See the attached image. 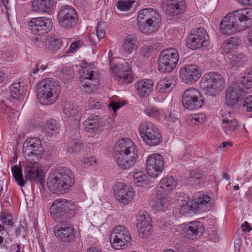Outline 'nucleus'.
Wrapping results in <instances>:
<instances>
[{
    "mask_svg": "<svg viewBox=\"0 0 252 252\" xmlns=\"http://www.w3.org/2000/svg\"><path fill=\"white\" fill-rule=\"evenodd\" d=\"M74 182V175L69 169L59 167L50 171L47 184L50 191L62 194L69 192Z\"/></svg>",
    "mask_w": 252,
    "mask_h": 252,
    "instance_id": "nucleus-1",
    "label": "nucleus"
},
{
    "mask_svg": "<svg viewBox=\"0 0 252 252\" xmlns=\"http://www.w3.org/2000/svg\"><path fill=\"white\" fill-rule=\"evenodd\" d=\"M252 20V8L240 9L227 14L221 20L220 27L223 34H231L246 29L248 20Z\"/></svg>",
    "mask_w": 252,
    "mask_h": 252,
    "instance_id": "nucleus-2",
    "label": "nucleus"
},
{
    "mask_svg": "<svg viewBox=\"0 0 252 252\" xmlns=\"http://www.w3.org/2000/svg\"><path fill=\"white\" fill-rule=\"evenodd\" d=\"M137 151L134 142L129 138L118 140L115 146V158L118 165L128 169L136 163Z\"/></svg>",
    "mask_w": 252,
    "mask_h": 252,
    "instance_id": "nucleus-3",
    "label": "nucleus"
},
{
    "mask_svg": "<svg viewBox=\"0 0 252 252\" xmlns=\"http://www.w3.org/2000/svg\"><path fill=\"white\" fill-rule=\"evenodd\" d=\"M36 88L37 98L44 105L54 103L61 93L60 82L52 78H46L39 81Z\"/></svg>",
    "mask_w": 252,
    "mask_h": 252,
    "instance_id": "nucleus-4",
    "label": "nucleus"
},
{
    "mask_svg": "<svg viewBox=\"0 0 252 252\" xmlns=\"http://www.w3.org/2000/svg\"><path fill=\"white\" fill-rule=\"evenodd\" d=\"M76 206L71 200L58 198L54 200L50 211L53 219L60 223L65 222L75 214Z\"/></svg>",
    "mask_w": 252,
    "mask_h": 252,
    "instance_id": "nucleus-5",
    "label": "nucleus"
},
{
    "mask_svg": "<svg viewBox=\"0 0 252 252\" xmlns=\"http://www.w3.org/2000/svg\"><path fill=\"white\" fill-rule=\"evenodd\" d=\"M224 80L222 75L215 72L205 74L200 82V88L206 94L215 95L223 89Z\"/></svg>",
    "mask_w": 252,
    "mask_h": 252,
    "instance_id": "nucleus-6",
    "label": "nucleus"
},
{
    "mask_svg": "<svg viewBox=\"0 0 252 252\" xmlns=\"http://www.w3.org/2000/svg\"><path fill=\"white\" fill-rule=\"evenodd\" d=\"M140 135L148 145L154 146L162 141V135L158 127L151 123L144 122L139 126Z\"/></svg>",
    "mask_w": 252,
    "mask_h": 252,
    "instance_id": "nucleus-7",
    "label": "nucleus"
},
{
    "mask_svg": "<svg viewBox=\"0 0 252 252\" xmlns=\"http://www.w3.org/2000/svg\"><path fill=\"white\" fill-rule=\"evenodd\" d=\"M93 65H87L82 67L80 71V79L82 82V89L85 92H91L95 89L98 84V73Z\"/></svg>",
    "mask_w": 252,
    "mask_h": 252,
    "instance_id": "nucleus-8",
    "label": "nucleus"
},
{
    "mask_svg": "<svg viewBox=\"0 0 252 252\" xmlns=\"http://www.w3.org/2000/svg\"><path fill=\"white\" fill-rule=\"evenodd\" d=\"M179 60V53L176 49L169 48L164 50L159 56V71L162 73L171 72L176 66Z\"/></svg>",
    "mask_w": 252,
    "mask_h": 252,
    "instance_id": "nucleus-9",
    "label": "nucleus"
},
{
    "mask_svg": "<svg viewBox=\"0 0 252 252\" xmlns=\"http://www.w3.org/2000/svg\"><path fill=\"white\" fill-rule=\"evenodd\" d=\"M110 242L113 248L116 250L125 249L131 241L128 229L122 225L115 226L112 230Z\"/></svg>",
    "mask_w": 252,
    "mask_h": 252,
    "instance_id": "nucleus-10",
    "label": "nucleus"
},
{
    "mask_svg": "<svg viewBox=\"0 0 252 252\" xmlns=\"http://www.w3.org/2000/svg\"><path fill=\"white\" fill-rule=\"evenodd\" d=\"M204 99L202 94L199 90L190 88L184 92L182 96V103L187 109L196 110L202 106Z\"/></svg>",
    "mask_w": 252,
    "mask_h": 252,
    "instance_id": "nucleus-11",
    "label": "nucleus"
},
{
    "mask_svg": "<svg viewBox=\"0 0 252 252\" xmlns=\"http://www.w3.org/2000/svg\"><path fill=\"white\" fill-rule=\"evenodd\" d=\"M58 19L62 27L70 29L76 25L78 15L75 9L70 6H62L58 12Z\"/></svg>",
    "mask_w": 252,
    "mask_h": 252,
    "instance_id": "nucleus-12",
    "label": "nucleus"
},
{
    "mask_svg": "<svg viewBox=\"0 0 252 252\" xmlns=\"http://www.w3.org/2000/svg\"><path fill=\"white\" fill-rule=\"evenodd\" d=\"M240 83L233 84L227 88L225 101L227 105L233 107L238 101L244 98L246 93L244 90L245 88L243 82L239 80Z\"/></svg>",
    "mask_w": 252,
    "mask_h": 252,
    "instance_id": "nucleus-13",
    "label": "nucleus"
},
{
    "mask_svg": "<svg viewBox=\"0 0 252 252\" xmlns=\"http://www.w3.org/2000/svg\"><path fill=\"white\" fill-rule=\"evenodd\" d=\"M164 158L158 154L149 155L146 159V170L149 176L157 178L164 169Z\"/></svg>",
    "mask_w": 252,
    "mask_h": 252,
    "instance_id": "nucleus-14",
    "label": "nucleus"
},
{
    "mask_svg": "<svg viewBox=\"0 0 252 252\" xmlns=\"http://www.w3.org/2000/svg\"><path fill=\"white\" fill-rule=\"evenodd\" d=\"M208 36L206 30L202 28H196L192 31L188 36L187 44L189 48L194 50L207 46Z\"/></svg>",
    "mask_w": 252,
    "mask_h": 252,
    "instance_id": "nucleus-15",
    "label": "nucleus"
},
{
    "mask_svg": "<svg viewBox=\"0 0 252 252\" xmlns=\"http://www.w3.org/2000/svg\"><path fill=\"white\" fill-rule=\"evenodd\" d=\"M29 26L33 34L41 35L49 32L52 29L51 19L46 17L32 18L29 23Z\"/></svg>",
    "mask_w": 252,
    "mask_h": 252,
    "instance_id": "nucleus-16",
    "label": "nucleus"
},
{
    "mask_svg": "<svg viewBox=\"0 0 252 252\" xmlns=\"http://www.w3.org/2000/svg\"><path fill=\"white\" fill-rule=\"evenodd\" d=\"M151 218L145 211H140L136 215V227L139 235L143 238L149 235L152 229Z\"/></svg>",
    "mask_w": 252,
    "mask_h": 252,
    "instance_id": "nucleus-17",
    "label": "nucleus"
},
{
    "mask_svg": "<svg viewBox=\"0 0 252 252\" xmlns=\"http://www.w3.org/2000/svg\"><path fill=\"white\" fill-rule=\"evenodd\" d=\"M55 236L60 241L69 243L75 238V233L74 227L70 224L61 223L54 229Z\"/></svg>",
    "mask_w": 252,
    "mask_h": 252,
    "instance_id": "nucleus-18",
    "label": "nucleus"
},
{
    "mask_svg": "<svg viewBox=\"0 0 252 252\" xmlns=\"http://www.w3.org/2000/svg\"><path fill=\"white\" fill-rule=\"evenodd\" d=\"M191 202L193 211L198 213L210 210L213 206L212 197L203 193H199L195 195Z\"/></svg>",
    "mask_w": 252,
    "mask_h": 252,
    "instance_id": "nucleus-19",
    "label": "nucleus"
},
{
    "mask_svg": "<svg viewBox=\"0 0 252 252\" xmlns=\"http://www.w3.org/2000/svg\"><path fill=\"white\" fill-rule=\"evenodd\" d=\"M180 75L184 83L192 84L199 79L201 71L200 67L196 65H187L180 70Z\"/></svg>",
    "mask_w": 252,
    "mask_h": 252,
    "instance_id": "nucleus-20",
    "label": "nucleus"
},
{
    "mask_svg": "<svg viewBox=\"0 0 252 252\" xmlns=\"http://www.w3.org/2000/svg\"><path fill=\"white\" fill-rule=\"evenodd\" d=\"M111 69L115 74L116 79L119 78L123 80L125 83H129L132 81L133 77L131 71L129 69L128 64L127 63L121 64H113V61L110 62Z\"/></svg>",
    "mask_w": 252,
    "mask_h": 252,
    "instance_id": "nucleus-21",
    "label": "nucleus"
},
{
    "mask_svg": "<svg viewBox=\"0 0 252 252\" xmlns=\"http://www.w3.org/2000/svg\"><path fill=\"white\" fill-rule=\"evenodd\" d=\"M114 192L117 199L121 203L126 205L129 204L134 196L132 188L124 183H118Z\"/></svg>",
    "mask_w": 252,
    "mask_h": 252,
    "instance_id": "nucleus-22",
    "label": "nucleus"
},
{
    "mask_svg": "<svg viewBox=\"0 0 252 252\" xmlns=\"http://www.w3.org/2000/svg\"><path fill=\"white\" fill-rule=\"evenodd\" d=\"M177 181L171 176H167L161 179L157 188V196L168 195L175 189Z\"/></svg>",
    "mask_w": 252,
    "mask_h": 252,
    "instance_id": "nucleus-23",
    "label": "nucleus"
},
{
    "mask_svg": "<svg viewBox=\"0 0 252 252\" xmlns=\"http://www.w3.org/2000/svg\"><path fill=\"white\" fill-rule=\"evenodd\" d=\"M185 0H164L163 8L166 13L169 15H178L185 9Z\"/></svg>",
    "mask_w": 252,
    "mask_h": 252,
    "instance_id": "nucleus-24",
    "label": "nucleus"
},
{
    "mask_svg": "<svg viewBox=\"0 0 252 252\" xmlns=\"http://www.w3.org/2000/svg\"><path fill=\"white\" fill-rule=\"evenodd\" d=\"M24 175L26 180L41 183L43 176L42 170L39 165H25Z\"/></svg>",
    "mask_w": 252,
    "mask_h": 252,
    "instance_id": "nucleus-25",
    "label": "nucleus"
},
{
    "mask_svg": "<svg viewBox=\"0 0 252 252\" xmlns=\"http://www.w3.org/2000/svg\"><path fill=\"white\" fill-rule=\"evenodd\" d=\"M24 153H33L34 154L42 155L43 149L40 140L37 137L28 138L23 144Z\"/></svg>",
    "mask_w": 252,
    "mask_h": 252,
    "instance_id": "nucleus-26",
    "label": "nucleus"
},
{
    "mask_svg": "<svg viewBox=\"0 0 252 252\" xmlns=\"http://www.w3.org/2000/svg\"><path fill=\"white\" fill-rule=\"evenodd\" d=\"M185 233L186 236L191 239H197L204 231L203 224L199 221H192L185 225Z\"/></svg>",
    "mask_w": 252,
    "mask_h": 252,
    "instance_id": "nucleus-27",
    "label": "nucleus"
},
{
    "mask_svg": "<svg viewBox=\"0 0 252 252\" xmlns=\"http://www.w3.org/2000/svg\"><path fill=\"white\" fill-rule=\"evenodd\" d=\"M154 86V82L151 79H144L137 82L135 88L140 97L146 98L151 94Z\"/></svg>",
    "mask_w": 252,
    "mask_h": 252,
    "instance_id": "nucleus-28",
    "label": "nucleus"
},
{
    "mask_svg": "<svg viewBox=\"0 0 252 252\" xmlns=\"http://www.w3.org/2000/svg\"><path fill=\"white\" fill-rule=\"evenodd\" d=\"M158 12L152 8H144L140 10L137 14V25L141 24L144 25V23L146 22L147 20H151L152 22H155L156 18H160Z\"/></svg>",
    "mask_w": 252,
    "mask_h": 252,
    "instance_id": "nucleus-29",
    "label": "nucleus"
},
{
    "mask_svg": "<svg viewBox=\"0 0 252 252\" xmlns=\"http://www.w3.org/2000/svg\"><path fill=\"white\" fill-rule=\"evenodd\" d=\"M247 57L242 53L236 52L231 55L227 59V63L232 68L237 69L244 66L247 63Z\"/></svg>",
    "mask_w": 252,
    "mask_h": 252,
    "instance_id": "nucleus-30",
    "label": "nucleus"
},
{
    "mask_svg": "<svg viewBox=\"0 0 252 252\" xmlns=\"http://www.w3.org/2000/svg\"><path fill=\"white\" fill-rule=\"evenodd\" d=\"M53 2V0H33L32 9L36 12H48L52 8Z\"/></svg>",
    "mask_w": 252,
    "mask_h": 252,
    "instance_id": "nucleus-31",
    "label": "nucleus"
},
{
    "mask_svg": "<svg viewBox=\"0 0 252 252\" xmlns=\"http://www.w3.org/2000/svg\"><path fill=\"white\" fill-rule=\"evenodd\" d=\"M155 22H152L150 19L147 20L144 23V25L140 24L138 25L139 30L142 33L148 34L155 32L159 27L160 17L156 18Z\"/></svg>",
    "mask_w": 252,
    "mask_h": 252,
    "instance_id": "nucleus-32",
    "label": "nucleus"
},
{
    "mask_svg": "<svg viewBox=\"0 0 252 252\" xmlns=\"http://www.w3.org/2000/svg\"><path fill=\"white\" fill-rule=\"evenodd\" d=\"M100 124L98 116L92 115L84 121L83 127L87 132H92L98 129Z\"/></svg>",
    "mask_w": 252,
    "mask_h": 252,
    "instance_id": "nucleus-33",
    "label": "nucleus"
},
{
    "mask_svg": "<svg viewBox=\"0 0 252 252\" xmlns=\"http://www.w3.org/2000/svg\"><path fill=\"white\" fill-rule=\"evenodd\" d=\"M238 124L237 120L232 119L230 112L228 113L226 117L223 116L222 119V127L226 134L234 131L237 128Z\"/></svg>",
    "mask_w": 252,
    "mask_h": 252,
    "instance_id": "nucleus-34",
    "label": "nucleus"
},
{
    "mask_svg": "<svg viewBox=\"0 0 252 252\" xmlns=\"http://www.w3.org/2000/svg\"><path fill=\"white\" fill-rule=\"evenodd\" d=\"M138 41L137 38L132 35H128L124 39L122 48L125 53L130 54L136 50L138 47Z\"/></svg>",
    "mask_w": 252,
    "mask_h": 252,
    "instance_id": "nucleus-35",
    "label": "nucleus"
},
{
    "mask_svg": "<svg viewBox=\"0 0 252 252\" xmlns=\"http://www.w3.org/2000/svg\"><path fill=\"white\" fill-rule=\"evenodd\" d=\"M186 195V196L183 193H179L177 195L178 199L181 201L180 203L181 207L180 213L185 216L188 215L190 213V211H193L191 201H189L188 195Z\"/></svg>",
    "mask_w": 252,
    "mask_h": 252,
    "instance_id": "nucleus-36",
    "label": "nucleus"
},
{
    "mask_svg": "<svg viewBox=\"0 0 252 252\" xmlns=\"http://www.w3.org/2000/svg\"><path fill=\"white\" fill-rule=\"evenodd\" d=\"M64 113L65 116L68 118H74V120L81 117L82 109L74 104H67L65 106Z\"/></svg>",
    "mask_w": 252,
    "mask_h": 252,
    "instance_id": "nucleus-37",
    "label": "nucleus"
},
{
    "mask_svg": "<svg viewBox=\"0 0 252 252\" xmlns=\"http://www.w3.org/2000/svg\"><path fill=\"white\" fill-rule=\"evenodd\" d=\"M174 81L172 79L165 78L158 82L156 90L161 93H167L170 92L174 86Z\"/></svg>",
    "mask_w": 252,
    "mask_h": 252,
    "instance_id": "nucleus-38",
    "label": "nucleus"
},
{
    "mask_svg": "<svg viewBox=\"0 0 252 252\" xmlns=\"http://www.w3.org/2000/svg\"><path fill=\"white\" fill-rule=\"evenodd\" d=\"M9 91L11 97L15 99H22L25 95L24 87L21 86L19 82L14 83L11 85Z\"/></svg>",
    "mask_w": 252,
    "mask_h": 252,
    "instance_id": "nucleus-39",
    "label": "nucleus"
},
{
    "mask_svg": "<svg viewBox=\"0 0 252 252\" xmlns=\"http://www.w3.org/2000/svg\"><path fill=\"white\" fill-rule=\"evenodd\" d=\"M62 46V40L56 37H49L45 41L46 48L52 52L59 50Z\"/></svg>",
    "mask_w": 252,
    "mask_h": 252,
    "instance_id": "nucleus-40",
    "label": "nucleus"
},
{
    "mask_svg": "<svg viewBox=\"0 0 252 252\" xmlns=\"http://www.w3.org/2000/svg\"><path fill=\"white\" fill-rule=\"evenodd\" d=\"M238 45V39L235 37H231L224 41L222 46V48L223 52L226 54H229L236 50Z\"/></svg>",
    "mask_w": 252,
    "mask_h": 252,
    "instance_id": "nucleus-41",
    "label": "nucleus"
},
{
    "mask_svg": "<svg viewBox=\"0 0 252 252\" xmlns=\"http://www.w3.org/2000/svg\"><path fill=\"white\" fill-rule=\"evenodd\" d=\"M168 205V200L164 195H158L157 198L153 201L152 207L155 211H164Z\"/></svg>",
    "mask_w": 252,
    "mask_h": 252,
    "instance_id": "nucleus-42",
    "label": "nucleus"
},
{
    "mask_svg": "<svg viewBox=\"0 0 252 252\" xmlns=\"http://www.w3.org/2000/svg\"><path fill=\"white\" fill-rule=\"evenodd\" d=\"M133 181L136 186L144 187L149 183V178L144 172H136L133 174Z\"/></svg>",
    "mask_w": 252,
    "mask_h": 252,
    "instance_id": "nucleus-43",
    "label": "nucleus"
},
{
    "mask_svg": "<svg viewBox=\"0 0 252 252\" xmlns=\"http://www.w3.org/2000/svg\"><path fill=\"white\" fill-rule=\"evenodd\" d=\"M43 129L45 133L51 136L58 133L59 126L56 120H50L46 122Z\"/></svg>",
    "mask_w": 252,
    "mask_h": 252,
    "instance_id": "nucleus-44",
    "label": "nucleus"
},
{
    "mask_svg": "<svg viewBox=\"0 0 252 252\" xmlns=\"http://www.w3.org/2000/svg\"><path fill=\"white\" fill-rule=\"evenodd\" d=\"M11 171L15 181L21 187H23L25 184V181L24 179L22 169L20 166L15 165L11 167Z\"/></svg>",
    "mask_w": 252,
    "mask_h": 252,
    "instance_id": "nucleus-45",
    "label": "nucleus"
},
{
    "mask_svg": "<svg viewBox=\"0 0 252 252\" xmlns=\"http://www.w3.org/2000/svg\"><path fill=\"white\" fill-rule=\"evenodd\" d=\"M66 151L70 153H77L80 149V142L77 138H71L65 147Z\"/></svg>",
    "mask_w": 252,
    "mask_h": 252,
    "instance_id": "nucleus-46",
    "label": "nucleus"
},
{
    "mask_svg": "<svg viewBox=\"0 0 252 252\" xmlns=\"http://www.w3.org/2000/svg\"><path fill=\"white\" fill-rule=\"evenodd\" d=\"M24 155L27 161L25 163V165H39L37 162L40 158L41 155L34 154L33 153H29V154L24 153Z\"/></svg>",
    "mask_w": 252,
    "mask_h": 252,
    "instance_id": "nucleus-47",
    "label": "nucleus"
},
{
    "mask_svg": "<svg viewBox=\"0 0 252 252\" xmlns=\"http://www.w3.org/2000/svg\"><path fill=\"white\" fill-rule=\"evenodd\" d=\"M106 25L103 22L98 23L96 28V35L98 40L103 38L105 35Z\"/></svg>",
    "mask_w": 252,
    "mask_h": 252,
    "instance_id": "nucleus-48",
    "label": "nucleus"
},
{
    "mask_svg": "<svg viewBox=\"0 0 252 252\" xmlns=\"http://www.w3.org/2000/svg\"><path fill=\"white\" fill-rule=\"evenodd\" d=\"M145 113L148 116L156 119H159L161 115L160 111L157 108L152 106L148 107L145 110Z\"/></svg>",
    "mask_w": 252,
    "mask_h": 252,
    "instance_id": "nucleus-49",
    "label": "nucleus"
},
{
    "mask_svg": "<svg viewBox=\"0 0 252 252\" xmlns=\"http://www.w3.org/2000/svg\"><path fill=\"white\" fill-rule=\"evenodd\" d=\"M205 120V115L203 113L195 115L193 116H190L188 118V121L191 124L197 125L204 122Z\"/></svg>",
    "mask_w": 252,
    "mask_h": 252,
    "instance_id": "nucleus-50",
    "label": "nucleus"
},
{
    "mask_svg": "<svg viewBox=\"0 0 252 252\" xmlns=\"http://www.w3.org/2000/svg\"><path fill=\"white\" fill-rule=\"evenodd\" d=\"M241 81L243 82L245 88L248 89L250 88L252 84V67L248 70L246 75L241 78Z\"/></svg>",
    "mask_w": 252,
    "mask_h": 252,
    "instance_id": "nucleus-51",
    "label": "nucleus"
},
{
    "mask_svg": "<svg viewBox=\"0 0 252 252\" xmlns=\"http://www.w3.org/2000/svg\"><path fill=\"white\" fill-rule=\"evenodd\" d=\"M96 162V158L94 157L83 158L79 162V166L80 168H85L91 165L94 164Z\"/></svg>",
    "mask_w": 252,
    "mask_h": 252,
    "instance_id": "nucleus-52",
    "label": "nucleus"
},
{
    "mask_svg": "<svg viewBox=\"0 0 252 252\" xmlns=\"http://www.w3.org/2000/svg\"><path fill=\"white\" fill-rule=\"evenodd\" d=\"M134 2V0H130L119 1L117 2V7L120 10L126 11L132 6V4Z\"/></svg>",
    "mask_w": 252,
    "mask_h": 252,
    "instance_id": "nucleus-53",
    "label": "nucleus"
},
{
    "mask_svg": "<svg viewBox=\"0 0 252 252\" xmlns=\"http://www.w3.org/2000/svg\"><path fill=\"white\" fill-rule=\"evenodd\" d=\"M0 219L1 222L8 225H12L13 221L11 216L7 213L1 212L0 215Z\"/></svg>",
    "mask_w": 252,
    "mask_h": 252,
    "instance_id": "nucleus-54",
    "label": "nucleus"
},
{
    "mask_svg": "<svg viewBox=\"0 0 252 252\" xmlns=\"http://www.w3.org/2000/svg\"><path fill=\"white\" fill-rule=\"evenodd\" d=\"M82 42L80 40H77L73 42L70 45L69 48L67 50V53H74L76 52L82 46Z\"/></svg>",
    "mask_w": 252,
    "mask_h": 252,
    "instance_id": "nucleus-55",
    "label": "nucleus"
},
{
    "mask_svg": "<svg viewBox=\"0 0 252 252\" xmlns=\"http://www.w3.org/2000/svg\"><path fill=\"white\" fill-rule=\"evenodd\" d=\"M154 48L152 45H145L143 46L140 49V53L143 57H149L153 51Z\"/></svg>",
    "mask_w": 252,
    "mask_h": 252,
    "instance_id": "nucleus-56",
    "label": "nucleus"
},
{
    "mask_svg": "<svg viewBox=\"0 0 252 252\" xmlns=\"http://www.w3.org/2000/svg\"><path fill=\"white\" fill-rule=\"evenodd\" d=\"M243 107L248 112L252 111V95L247 97L244 101Z\"/></svg>",
    "mask_w": 252,
    "mask_h": 252,
    "instance_id": "nucleus-57",
    "label": "nucleus"
},
{
    "mask_svg": "<svg viewBox=\"0 0 252 252\" xmlns=\"http://www.w3.org/2000/svg\"><path fill=\"white\" fill-rule=\"evenodd\" d=\"M124 104V102H115L113 100H111L108 106L111 107L113 111L115 112Z\"/></svg>",
    "mask_w": 252,
    "mask_h": 252,
    "instance_id": "nucleus-58",
    "label": "nucleus"
},
{
    "mask_svg": "<svg viewBox=\"0 0 252 252\" xmlns=\"http://www.w3.org/2000/svg\"><path fill=\"white\" fill-rule=\"evenodd\" d=\"M7 77V71L5 69H0V83H2Z\"/></svg>",
    "mask_w": 252,
    "mask_h": 252,
    "instance_id": "nucleus-59",
    "label": "nucleus"
},
{
    "mask_svg": "<svg viewBox=\"0 0 252 252\" xmlns=\"http://www.w3.org/2000/svg\"><path fill=\"white\" fill-rule=\"evenodd\" d=\"M100 106V102L95 101V100L93 99L92 98L90 99V102L89 103V107L92 109H98Z\"/></svg>",
    "mask_w": 252,
    "mask_h": 252,
    "instance_id": "nucleus-60",
    "label": "nucleus"
},
{
    "mask_svg": "<svg viewBox=\"0 0 252 252\" xmlns=\"http://www.w3.org/2000/svg\"><path fill=\"white\" fill-rule=\"evenodd\" d=\"M1 58L5 61H10L13 59L12 52L3 53L1 55Z\"/></svg>",
    "mask_w": 252,
    "mask_h": 252,
    "instance_id": "nucleus-61",
    "label": "nucleus"
},
{
    "mask_svg": "<svg viewBox=\"0 0 252 252\" xmlns=\"http://www.w3.org/2000/svg\"><path fill=\"white\" fill-rule=\"evenodd\" d=\"M165 119L169 122H174L176 120L177 118L174 114L169 113L165 115Z\"/></svg>",
    "mask_w": 252,
    "mask_h": 252,
    "instance_id": "nucleus-62",
    "label": "nucleus"
},
{
    "mask_svg": "<svg viewBox=\"0 0 252 252\" xmlns=\"http://www.w3.org/2000/svg\"><path fill=\"white\" fill-rule=\"evenodd\" d=\"M32 42L38 47H41L43 45V40L40 38H33Z\"/></svg>",
    "mask_w": 252,
    "mask_h": 252,
    "instance_id": "nucleus-63",
    "label": "nucleus"
},
{
    "mask_svg": "<svg viewBox=\"0 0 252 252\" xmlns=\"http://www.w3.org/2000/svg\"><path fill=\"white\" fill-rule=\"evenodd\" d=\"M201 176L200 173L196 171H193L190 173L189 178L197 180L200 179Z\"/></svg>",
    "mask_w": 252,
    "mask_h": 252,
    "instance_id": "nucleus-64",
    "label": "nucleus"
}]
</instances>
